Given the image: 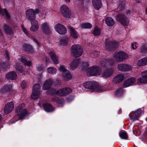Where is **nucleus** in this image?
<instances>
[{"label": "nucleus", "mask_w": 147, "mask_h": 147, "mask_svg": "<svg viewBox=\"0 0 147 147\" xmlns=\"http://www.w3.org/2000/svg\"><path fill=\"white\" fill-rule=\"evenodd\" d=\"M44 10L36 9L35 11L32 9H27L26 11V18L30 22L36 20L35 15L36 14H44L45 13Z\"/></svg>", "instance_id": "nucleus-1"}, {"label": "nucleus", "mask_w": 147, "mask_h": 147, "mask_svg": "<svg viewBox=\"0 0 147 147\" xmlns=\"http://www.w3.org/2000/svg\"><path fill=\"white\" fill-rule=\"evenodd\" d=\"M16 114L19 117V119H21L24 118L28 115V113L25 109V104L24 103L20 105L17 107L16 111Z\"/></svg>", "instance_id": "nucleus-2"}, {"label": "nucleus", "mask_w": 147, "mask_h": 147, "mask_svg": "<svg viewBox=\"0 0 147 147\" xmlns=\"http://www.w3.org/2000/svg\"><path fill=\"white\" fill-rule=\"evenodd\" d=\"M101 69L100 67L95 65L88 69L87 74L88 76H98L101 74Z\"/></svg>", "instance_id": "nucleus-3"}, {"label": "nucleus", "mask_w": 147, "mask_h": 147, "mask_svg": "<svg viewBox=\"0 0 147 147\" xmlns=\"http://www.w3.org/2000/svg\"><path fill=\"white\" fill-rule=\"evenodd\" d=\"M59 71L62 72V76L65 81H68L72 78L71 75L69 70L66 69L63 66L59 68Z\"/></svg>", "instance_id": "nucleus-4"}, {"label": "nucleus", "mask_w": 147, "mask_h": 147, "mask_svg": "<svg viewBox=\"0 0 147 147\" xmlns=\"http://www.w3.org/2000/svg\"><path fill=\"white\" fill-rule=\"evenodd\" d=\"M71 51L74 55L76 57L80 56L83 53L82 48L78 45H73L71 47Z\"/></svg>", "instance_id": "nucleus-5"}, {"label": "nucleus", "mask_w": 147, "mask_h": 147, "mask_svg": "<svg viewBox=\"0 0 147 147\" xmlns=\"http://www.w3.org/2000/svg\"><path fill=\"white\" fill-rule=\"evenodd\" d=\"M117 21L124 26H127L129 21L127 16L124 14H119L116 16Z\"/></svg>", "instance_id": "nucleus-6"}, {"label": "nucleus", "mask_w": 147, "mask_h": 147, "mask_svg": "<svg viewBox=\"0 0 147 147\" xmlns=\"http://www.w3.org/2000/svg\"><path fill=\"white\" fill-rule=\"evenodd\" d=\"M114 58L117 61L120 62L128 59V56L124 52L119 51L115 55Z\"/></svg>", "instance_id": "nucleus-7"}, {"label": "nucleus", "mask_w": 147, "mask_h": 147, "mask_svg": "<svg viewBox=\"0 0 147 147\" xmlns=\"http://www.w3.org/2000/svg\"><path fill=\"white\" fill-rule=\"evenodd\" d=\"M40 86L39 84H35L34 85L31 95L32 98L36 99L39 97L40 95Z\"/></svg>", "instance_id": "nucleus-8"}, {"label": "nucleus", "mask_w": 147, "mask_h": 147, "mask_svg": "<svg viewBox=\"0 0 147 147\" xmlns=\"http://www.w3.org/2000/svg\"><path fill=\"white\" fill-rule=\"evenodd\" d=\"M83 86L86 88L94 90L97 88L98 83L94 81H89L84 83Z\"/></svg>", "instance_id": "nucleus-9"}, {"label": "nucleus", "mask_w": 147, "mask_h": 147, "mask_svg": "<svg viewBox=\"0 0 147 147\" xmlns=\"http://www.w3.org/2000/svg\"><path fill=\"white\" fill-rule=\"evenodd\" d=\"M72 92L71 88L66 87L60 89L56 92V94L60 96H64L69 94Z\"/></svg>", "instance_id": "nucleus-10"}, {"label": "nucleus", "mask_w": 147, "mask_h": 147, "mask_svg": "<svg viewBox=\"0 0 147 147\" xmlns=\"http://www.w3.org/2000/svg\"><path fill=\"white\" fill-rule=\"evenodd\" d=\"M114 72V69L112 67L106 68L102 72L101 76L105 78H107L111 76Z\"/></svg>", "instance_id": "nucleus-11"}, {"label": "nucleus", "mask_w": 147, "mask_h": 147, "mask_svg": "<svg viewBox=\"0 0 147 147\" xmlns=\"http://www.w3.org/2000/svg\"><path fill=\"white\" fill-rule=\"evenodd\" d=\"M55 28L57 32L60 34H64L67 32V30L63 25L57 24L55 26Z\"/></svg>", "instance_id": "nucleus-12"}, {"label": "nucleus", "mask_w": 147, "mask_h": 147, "mask_svg": "<svg viewBox=\"0 0 147 147\" xmlns=\"http://www.w3.org/2000/svg\"><path fill=\"white\" fill-rule=\"evenodd\" d=\"M117 69L119 71H128L132 69L131 66L125 63H120L117 65Z\"/></svg>", "instance_id": "nucleus-13"}, {"label": "nucleus", "mask_w": 147, "mask_h": 147, "mask_svg": "<svg viewBox=\"0 0 147 147\" xmlns=\"http://www.w3.org/2000/svg\"><path fill=\"white\" fill-rule=\"evenodd\" d=\"M105 44V47L107 49H110L113 47H116L118 46L117 42L115 41H112L108 39L106 40Z\"/></svg>", "instance_id": "nucleus-14"}, {"label": "nucleus", "mask_w": 147, "mask_h": 147, "mask_svg": "<svg viewBox=\"0 0 147 147\" xmlns=\"http://www.w3.org/2000/svg\"><path fill=\"white\" fill-rule=\"evenodd\" d=\"M61 12L64 17L68 18L70 16V12L68 7L65 5H62L60 8Z\"/></svg>", "instance_id": "nucleus-15"}, {"label": "nucleus", "mask_w": 147, "mask_h": 147, "mask_svg": "<svg viewBox=\"0 0 147 147\" xmlns=\"http://www.w3.org/2000/svg\"><path fill=\"white\" fill-rule=\"evenodd\" d=\"M141 75L142 78H140L138 80V84L147 83V70L142 72Z\"/></svg>", "instance_id": "nucleus-16"}, {"label": "nucleus", "mask_w": 147, "mask_h": 147, "mask_svg": "<svg viewBox=\"0 0 147 147\" xmlns=\"http://www.w3.org/2000/svg\"><path fill=\"white\" fill-rule=\"evenodd\" d=\"M14 104L12 102L8 103L4 108V112L6 114L10 113L13 109Z\"/></svg>", "instance_id": "nucleus-17"}, {"label": "nucleus", "mask_w": 147, "mask_h": 147, "mask_svg": "<svg viewBox=\"0 0 147 147\" xmlns=\"http://www.w3.org/2000/svg\"><path fill=\"white\" fill-rule=\"evenodd\" d=\"M41 29L43 32L46 34H48L50 32V29L49 24L45 22L42 23L41 25Z\"/></svg>", "instance_id": "nucleus-18"}, {"label": "nucleus", "mask_w": 147, "mask_h": 147, "mask_svg": "<svg viewBox=\"0 0 147 147\" xmlns=\"http://www.w3.org/2000/svg\"><path fill=\"white\" fill-rule=\"evenodd\" d=\"M113 62L111 60H103L101 62V65L103 67L111 68Z\"/></svg>", "instance_id": "nucleus-19"}, {"label": "nucleus", "mask_w": 147, "mask_h": 147, "mask_svg": "<svg viewBox=\"0 0 147 147\" xmlns=\"http://www.w3.org/2000/svg\"><path fill=\"white\" fill-rule=\"evenodd\" d=\"M31 27L30 29L32 32L37 31L38 29L39 26L38 22L37 20H34L30 22Z\"/></svg>", "instance_id": "nucleus-20"}, {"label": "nucleus", "mask_w": 147, "mask_h": 147, "mask_svg": "<svg viewBox=\"0 0 147 147\" xmlns=\"http://www.w3.org/2000/svg\"><path fill=\"white\" fill-rule=\"evenodd\" d=\"M51 59L54 64H57L59 63L58 57L53 51H51L49 53Z\"/></svg>", "instance_id": "nucleus-21"}, {"label": "nucleus", "mask_w": 147, "mask_h": 147, "mask_svg": "<svg viewBox=\"0 0 147 147\" xmlns=\"http://www.w3.org/2000/svg\"><path fill=\"white\" fill-rule=\"evenodd\" d=\"M124 78L123 75L119 74L115 76L113 78V81L115 83H119L121 82Z\"/></svg>", "instance_id": "nucleus-22"}, {"label": "nucleus", "mask_w": 147, "mask_h": 147, "mask_svg": "<svg viewBox=\"0 0 147 147\" xmlns=\"http://www.w3.org/2000/svg\"><path fill=\"white\" fill-rule=\"evenodd\" d=\"M53 83L52 80L50 79L47 80L44 83L42 89L44 90H47L51 87Z\"/></svg>", "instance_id": "nucleus-23"}, {"label": "nucleus", "mask_w": 147, "mask_h": 147, "mask_svg": "<svg viewBox=\"0 0 147 147\" xmlns=\"http://www.w3.org/2000/svg\"><path fill=\"white\" fill-rule=\"evenodd\" d=\"M136 80L134 78H131L125 81L123 83V86L125 87L129 86L132 85L136 82Z\"/></svg>", "instance_id": "nucleus-24"}, {"label": "nucleus", "mask_w": 147, "mask_h": 147, "mask_svg": "<svg viewBox=\"0 0 147 147\" xmlns=\"http://www.w3.org/2000/svg\"><path fill=\"white\" fill-rule=\"evenodd\" d=\"M80 60L79 59L74 60L70 64L71 68L73 69L78 66L80 64Z\"/></svg>", "instance_id": "nucleus-25"}, {"label": "nucleus", "mask_w": 147, "mask_h": 147, "mask_svg": "<svg viewBox=\"0 0 147 147\" xmlns=\"http://www.w3.org/2000/svg\"><path fill=\"white\" fill-rule=\"evenodd\" d=\"M141 113V110L140 109H138L134 113L132 116L131 119L133 120V121L138 120Z\"/></svg>", "instance_id": "nucleus-26"}, {"label": "nucleus", "mask_w": 147, "mask_h": 147, "mask_svg": "<svg viewBox=\"0 0 147 147\" xmlns=\"http://www.w3.org/2000/svg\"><path fill=\"white\" fill-rule=\"evenodd\" d=\"M69 28L71 37L74 38H77L78 36L77 32L71 27H69Z\"/></svg>", "instance_id": "nucleus-27"}, {"label": "nucleus", "mask_w": 147, "mask_h": 147, "mask_svg": "<svg viewBox=\"0 0 147 147\" xmlns=\"http://www.w3.org/2000/svg\"><path fill=\"white\" fill-rule=\"evenodd\" d=\"M3 29L5 33L7 34H13V31L11 28L6 24L4 25Z\"/></svg>", "instance_id": "nucleus-28"}, {"label": "nucleus", "mask_w": 147, "mask_h": 147, "mask_svg": "<svg viewBox=\"0 0 147 147\" xmlns=\"http://www.w3.org/2000/svg\"><path fill=\"white\" fill-rule=\"evenodd\" d=\"M16 77V74L13 71L9 72L6 75V78L7 79L11 80H15Z\"/></svg>", "instance_id": "nucleus-29"}, {"label": "nucleus", "mask_w": 147, "mask_h": 147, "mask_svg": "<svg viewBox=\"0 0 147 147\" xmlns=\"http://www.w3.org/2000/svg\"><path fill=\"white\" fill-rule=\"evenodd\" d=\"M92 1L94 8L97 10L99 9L101 7L100 0H92Z\"/></svg>", "instance_id": "nucleus-30"}, {"label": "nucleus", "mask_w": 147, "mask_h": 147, "mask_svg": "<svg viewBox=\"0 0 147 147\" xmlns=\"http://www.w3.org/2000/svg\"><path fill=\"white\" fill-rule=\"evenodd\" d=\"M105 23L108 26H111L113 25L115 22L112 18L108 17L105 19Z\"/></svg>", "instance_id": "nucleus-31"}, {"label": "nucleus", "mask_w": 147, "mask_h": 147, "mask_svg": "<svg viewBox=\"0 0 147 147\" xmlns=\"http://www.w3.org/2000/svg\"><path fill=\"white\" fill-rule=\"evenodd\" d=\"M20 61L24 63V64L27 66H30L32 65L31 61H27L26 58L23 56L20 57Z\"/></svg>", "instance_id": "nucleus-32"}, {"label": "nucleus", "mask_w": 147, "mask_h": 147, "mask_svg": "<svg viewBox=\"0 0 147 147\" xmlns=\"http://www.w3.org/2000/svg\"><path fill=\"white\" fill-rule=\"evenodd\" d=\"M147 65V57L143 58L139 60L137 63V65L141 66Z\"/></svg>", "instance_id": "nucleus-33"}, {"label": "nucleus", "mask_w": 147, "mask_h": 147, "mask_svg": "<svg viewBox=\"0 0 147 147\" xmlns=\"http://www.w3.org/2000/svg\"><path fill=\"white\" fill-rule=\"evenodd\" d=\"M44 108L45 110L47 112H51L54 110L51 105L48 103L45 104Z\"/></svg>", "instance_id": "nucleus-34"}, {"label": "nucleus", "mask_w": 147, "mask_h": 147, "mask_svg": "<svg viewBox=\"0 0 147 147\" xmlns=\"http://www.w3.org/2000/svg\"><path fill=\"white\" fill-rule=\"evenodd\" d=\"M124 93V90L122 88H119L116 91L115 96L117 97H121Z\"/></svg>", "instance_id": "nucleus-35"}, {"label": "nucleus", "mask_w": 147, "mask_h": 147, "mask_svg": "<svg viewBox=\"0 0 147 147\" xmlns=\"http://www.w3.org/2000/svg\"><path fill=\"white\" fill-rule=\"evenodd\" d=\"M53 101H55L59 104H63L64 102V100L63 98H59L58 97H55L52 99Z\"/></svg>", "instance_id": "nucleus-36"}, {"label": "nucleus", "mask_w": 147, "mask_h": 147, "mask_svg": "<svg viewBox=\"0 0 147 147\" xmlns=\"http://www.w3.org/2000/svg\"><path fill=\"white\" fill-rule=\"evenodd\" d=\"M57 71L56 69L53 67H49L47 69V72L49 74L52 75L56 74Z\"/></svg>", "instance_id": "nucleus-37"}, {"label": "nucleus", "mask_w": 147, "mask_h": 147, "mask_svg": "<svg viewBox=\"0 0 147 147\" xmlns=\"http://www.w3.org/2000/svg\"><path fill=\"white\" fill-rule=\"evenodd\" d=\"M69 40V38L67 37L63 38L61 39L60 44L61 45H67Z\"/></svg>", "instance_id": "nucleus-38"}, {"label": "nucleus", "mask_w": 147, "mask_h": 147, "mask_svg": "<svg viewBox=\"0 0 147 147\" xmlns=\"http://www.w3.org/2000/svg\"><path fill=\"white\" fill-rule=\"evenodd\" d=\"M23 47L24 50L30 53L33 52L32 48L30 45H29L24 44L23 46Z\"/></svg>", "instance_id": "nucleus-39"}, {"label": "nucleus", "mask_w": 147, "mask_h": 147, "mask_svg": "<svg viewBox=\"0 0 147 147\" xmlns=\"http://www.w3.org/2000/svg\"><path fill=\"white\" fill-rule=\"evenodd\" d=\"M0 12L3 16L5 15L6 18L8 20L10 19V16L7 12V10L5 9H4L3 10H2L0 6Z\"/></svg>", "instance_id": "nucleus-40"}, {"label": "nucleus", "mask_w": 147, "mask_h": 147, "mask_svg": "<svg viewBox=\"0 0 147 147\" xmlns=\"http://www.w3.org/2000/svg\"><path fill=\"white\" fill-rule=\"evenodd\" d=\"M80 27L83 28H90L92 27V24L89 23H85L82 24L80 25Z\"/></svg>", "instance_id": "nucleus-41"}, {"label": "nucleus", "mask_w": 147, "mask_h": 147, "mask_svg": "<svg viewBox=\"0 0 147 147\" xmlns=\"http://www.w3.org/2000/svg\"><path fill=\"white\" fill-rule=\"evenodd\" d=\"M12 89V87L11 85L6 86L3 87L2 89V91L3 92H9Z\"/></svg>", "instance_id": "nucleus-42"}, {"label": "nucleus", "mask_w": 147, "mask_h": 147, "mask_svg": "<svg viewBox=\"0 0 147 147\" xmlns=\"http://www.w3.org/2000/svg\"><path fill=\"white\" fill-rule=\"evenodd\" d=\"M100 29L98 27H96L93 31V34L94 36H98L100 35Z\"/></svg>", "instance_id": "nucleus-43"}, {"label": "nucleus", "mask_w": 147, "mask_h": 147, "mask_svg": "<svg viewBox=\"0 0 147 147\" xmlns=\"http://www.w3.org/2000/svg\"><path fill=\"white\" fill-rule=\"evenodd\" d=\"M119 135L120 138L122 139H127V135L125 132H121L119 133Z\"/></svg>", "instance_id": "nucleus-44"}, {"label": "nucleus", "mask_w": 147, "mask_h": 147, "mask_svg": "<svg viewBox=\"0 0 147 147\" xmlns=\"http://www.w3.org/2000/svg\"><path fill=\"white\" fill-rule=\"evenodd\" d=\"M140 52L143 53H146L147 52V44H144L142 45L140 49Z\"/></svg>", "instance_id": "nucleus-45"}, {"label": "nucleus", "mask_w": 147, "mask_h": 147, "mask_svg": "<svg viewBox=\"0 0 147 147\" xmlns=\"http://www.w3.org/2000/svg\"><path fill=\"white\" fill-rule=\"evenodd\" d=\"M125 7V3L124 2H123L121 3L118 7V9L120 11H122L124 9Z\"/></svg>", "instance_id": "nucleus-46"}, {"label": "nucleus", "mask_w": 147, "mask_h": 147, "mask_svg": "<svg viewBox=\"0 0 147 147\" xmlns=\"http://www.w3.org/2000/svg\"><path fill=\"white\" fill-rule=\"evenodd\" d=\"M94 90L98 92H102L105 90V89L103 88V87H101L99 86L98 84V86L96 89H94Z\"/></svg>", "instance_id": "nucleus-47"}, {"label": "nucleus", "mask_w": 147, "mask_h": 147, "mask_svg": "<svg viewBox=\"0 0 147 147\" xmlns=\"http://www.w3.org/2000/svg\"><path fill=\"white\" fill-rule=\"evenodd\" d=\"M93 55L95 57H97L99 55V52L97 51H94L92 52Z\"/></svg>", "instance_id": "nucleus-48"}, {"label": "nucleus", "mask_w": 147, "mask_h": 147, "mask_svg": "<svg viewBox=\"0 0 147 147\" xmlns=\"http://www.w3.org/2000/svg\"><path fill=\"white\" fill-rule=\"evenodd\" d=\"M21 27L22 28V29L24 32L26 34V35H27L28 34V31L26 30V28H25L24 26L23 25H21Z\"/></svg>", "instance_id": "nucleus-49"}, {"label": "nucleus", "mask_w": 147, "mask_h": 147, "mask_svg": "<svg viewBox=\"0 0 147 147\" xmlns=\"http://www.w3.org/2000/svg\"><path fill=\"white\" fill-rule=\"evenodd\" d=\"M131 45V47L133 49H136L138 47V45L135 42L132 44Z\"/></svg>", "instance_id": "nucleus-50"}, {"label": "nucleus", "mask_w": 147, "mask_h": 147, "mask_svg": "<svg viewBox=\"0 0 147 147\" xmlns=\"http://www.w3.org/2000/svg\"><path fill=\"white\" fill-rule=\"evenodd\" d=\"M44 66L42 65H39L37 67V70L38 71H40L43 70Z\"/></svg>", "instance_id": "nucleus-51"}, {"label": "nucleus", "mask_w": 147, "mask_h": 147, "mask_svg": "<svg viewBox=\"0 0 147 147\" xmlns=\"http://www.w3.org/2000/svg\"><path fill=\"white\" fill-rule=\"evenodd\" d=\"M88 66V63L86 62H85L83 64V68L84 69H86Z\"/></svg>", "instance_id": "nucleus-52"}, {"label": "nucleus", "mask_w": 147, "mask_h": 147, "mask_svg": "<svg viewBox=\"0 0 147 147\" xmlns=\"http://www.w3.org/2000/svg\"><path fill=\"white\" fill-rule=\"evenodd\" d=\"M21 86L22 88H24L26 86V84L25 81H23L21 83Z\"/></svg>", "instance_id": "nucleus-53"}, {"label": "nucleus", "mask_w": 147, "mask_h": 147, "mask_svg": "<svg viewBox=\"0 0 147 147\" xmlns=\"http://www.w3.org/2000/svg\"><path fill=\"white\" fill-rule=\"evenodd\" d=\"M5 57L8 60H9V57L8 55V51H5Z\"/></svg>", "instance_id": "nucleus-54"}, {"label": "nucleus", "mask_w": 147, "mask_h": 147, "mask_svg": "<svg viewBox=\"0 0 147 147\" xmlns=\"http://www.w3.org/2000/svg\"><path fill=\"white\" fill-rule=\"evenodd\" d=\"M17 69L20 72L22 73V68H21L20 69L18 67H17Z\"/></svg>", "instance_id": "nucleus-55"}, {"label": "nucleus", "mask_w": 147, "mask_h": 147, "mask_svg": "<svg viewBox=\"0 0 147 147\" xmlns=\"http://www.w3.org/2000/svg\"><path fill=\"white\" fill-rule=\"evenodd\" d=\"M65 0L66 2L67 3H69L70 2V0Z\"/></svg>", "instance_id": "nucleus-56"}, {"label": "nucleus", "mask_w": 147, "mask_h": 147, "mask_svg": "<svg viewBox=\"0 0 147 147\" xmlns=\"http://www.w3.org/2000/svg\"><path fill=\"white\" fill-rule=\"evenodd\" d=\"M0 35H2V32L1 30L0 29Z\"/></svg>", "instance_id": "nucleus-57"}, {"label": "nucleus", "mask_w": 147, "mask_h": 147, "mask_svg": "<svg viewBox=\"0 0 147 147\" xmlns=\"http://www.w3.org/2000/svg\"><path fill=\"white\" fill-rule=\"evenodd\" d=\"M1 118H2L1 115H0V121L1 120Z\"/></svg>", "instance_id": "nucleus-58"}, {"label": "nucleus", "mask_w": 147, "mask_h": 147, "mask_svg": "<svg viewBox=\"0 0 147 147\" xmlns=\"http://www.w3.org/2000/svg\"><path fill=\"white\" fill-rule=\"evenodd\" d=\"M146 13L147 14V7L146 10Z\"/></svg>", "instance_id": "nucleus-59"}, {"label": "nucleus", "mask_w": 147, "mask_h": 147, "mask_svg": "<svg viewBox=\"0 0 147 147\" xmlns=\"http://www.w3.org/2000/svg\"><path fill=\"white\" fill-rule=\"evenodd\" d=\"M51 90L53 91V92H54L55 91V90L54 89H52Z\"/></svg>", "instance_id": "nucleus-60"}, {"label": "nucleus", "mask_w": 147, "mask_h": 147, "mask_svg": "<svg viewBox=\"0 0 147 147\" xmlns=\"http://www.w3.org/2000/svg\"><path fill=\"white\" fill-rule=\"evenodd\" d=\"M146 121H147V117L146 119Z\"/></svg>", "instance_id": "nucleus-61"}]
</instances>
